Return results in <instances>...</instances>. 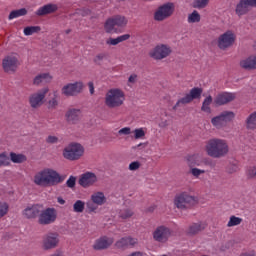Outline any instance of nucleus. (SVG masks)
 <instances>
[{
	"label": "nucleus",
	"instance_id": "obj_1",
	"mask_svg": "<svg viewBox=\"0 0 256 256\" xmlns=\"http://www.w3.org/2000/svg\"><path fill=\"white\" fill-rule=\"evenodd\" d=\"M66 176H61L57 171L47 168L39 171L34 176V183L39 187H55L65 181Z\"/></svg>",
	"mask_w": 256,
	"mask_h": 256
},
{
	"label": "nucleus",
	"instance_id": "obj_2",
	"mask_svg": "<svg viewBox=\"0 0 256 256\" xmlns=\"http://www.w3.org/2000/svg\"><path fill=\"white\" fill-rule=\"evenodd\" d=\"M204 151L212 159H221L229 153V144L224 139L211 138L206 142Z\"/></svg>",
	"mask_w": 256,
	"mask_h": 256
},
{
	"label": "nucleus",
	"instance_id": "obj_3",
	"mask_svg": "<svg viewBox=\"0 0 256 256\" xmlns=\"http://www.w3.org/2000/svg\"><path fill=\"white\" fill-rule=\"evenodd\" d=\"M104 103L108 109H119L125 103V92L119 88L110 89L105 95Z\"/></svg>",
	"mask_w": 256,
	"mask_h": 256
},
{
	"label": "nucleus",
	"instance_id": "obj_4",
	"mask_svg": "<svg viewBox=\"0 0 256 256\" xmlns=\"http://www.w3.org/2000/svg\"><path fill=\"white\" fill-rule=\"evenodd\" d=\"M62 155L68 161H79L85 155V148L79 143H70L64 148Z\"/></svg>",
	"mask_w": 256,
	"mask_h": 256
},
{
	"label": "nucleus",
	"instance_id": "obj_5",
	"mask_svg": "<svg viewBox=\"0 0 256 256\" xmlns=\"http://www.w3.org/2000/svg\"><path fill=\"white\" fill-rule=\"evenodd\" d=\"M201 95H203V88L194 87L190 90V93L186 94L184 97L180 98L176 104L173 106V111H177L181 105H188L194 99H201Z\"/></svg>",
	"mask_w": 256,
	"mask_h": 256
},
{
	"label": "nucleus",
	"instance_id": "obj_6",
	"mask_svg": "<svg viewBox=\"0 0 256 256\" xmlns=\"http://www.w3.org/2000/svg\"><path fill=\"white\" fill-rule=\"evenodd\" d=\"M175 13V4L173 2H167L155 11L154 20L155 21H165V19H169Z\"/></svg>",
	"mask_w": 256,
	"mask_h": 256
},
{
	"label": "nucleus",
	"instance_id": "obj_7",
	"mask_svg": "<svg viewBox=\"0 0 256 256\" xmlns=\"http://www.w3.org/2000/svg\"><path fill=\"white\" fill-rule=\"evenodd\" d=\"M233 119H235V113L232 111H224L218 116L213 117L211 119V123L213 127H216V129H223V127H225L228 123H231Z\"/></svg>",
	"mask_w": 256,
	"mask_h": 256
},
{
	"label": "nucleus",
	"instance_id": "obj_8",
	"mask_svg": "<svg viewBox=\"0 0 256 256\" xmlns=\"http://www.w3.org/2000/svg\"><path fill=\"white\" fill-rule=\"evenodd\" d=\"M83 87L84 85L81 81L68 83L62 87L61 93L64 97H77V95L83 93Z\"/></svg>",
	"mask_w": 256,
	"mask_h": 256
},
{
	"label": "nucleus",
	"instance_id": "obj_9",
	"mask_svg": "<svg viewBox=\"0 0 256 256\" xmlns=\"http://www.w3.org/2000/svg\"><path fill=\"white\" fill-rule=\"evenodd\" d=\"M57 221V210L55 208L41 209L38 216V223L40 225H51Z\"/></svg>",
	"mask_w": 256,
	"mask_h": 256
},
{
	"label": "nucleus",
	"instance_id": "obj_10",
	"mask_svg": "<svg viewBox=\"0 0 256 256\" xmlns=\"http://www.w3.org/2000/svg\"><path fill=\"white\" fill-rule=\"evenodd\" d=\"M174 205L177 209H189V207L195 205V198L183 192L175 196Z\"/></svg>",
	"mask_w": 256,
	"mask_h": 256
},
{
	"label": "nucleus",
	"instance_id": "obj_11",
	"mask_svg": "<svg viewBox=\"0 0 256 256\" xmlns=\"http://www.w3.org/2000/svg\"><path fill=\"white\" fill-rule=\"evenodd\" d=\"M49 93V88H42L38 90L36 93H33L29 97L30 107L32 109H39L43 105V101H45V97Z\"/></svg>",
	"mask_w": 256,
	"mask_h": 256
},
{
	"label": "nucleus",
	"instance_id": "obj_12",
	"mask_svg": "<svg viewBox=\"0 0 256 256\" xmlns=\"http://www.w3.org/2000/svg\"><path fill=\"white\" fill-rule=\"evenodd\" d=\"M19 58L15 55H7L2 60V68L5 73H15L19 69Z\"/></svg>",
	"mask_w": 256,
	"mask_h": 256
},
{
	"label": "nucleus",
	"instance_id": "obj_13",
	"mask_svg": "<svg viewBox=\"0 0 256 256\" xmlns=\"http://www.w3.org/2000/svg\"><path fill=\"white\" fill-rule=\"evenodd\" d=\"M149 55L152 59L161 61V59H165L171 55V47L165 44L157 45L152 51H150Z\"/></svg>",
	"mask_w": 256,
	"mask_h": 256
},
{
	"label": "nucleus",
	"instance_id": "obj_14",
	"mask_svg": "<svg viewBox=\"0 0 256 256\" xmlns=\"http://www.w3.org/2000/svg\"><path fill=\"white\" fill-rule=\"evenodd\" d=\"M59 245V234L55 232H49L44 235L42 240V247L45 251L55 249Z\"/></svg>",
	"mask_w": 256,
	"mask_h": 256
},
{
	"label": "nucleus",
	"instance_id": "obj_15",
	"mask_svg": "<svg viewBox=\"0 0 256 256\" xmlns=\"http://www.w3.org/2000/svg\"><path fill=\"white\" fill-rule=\"evenodd\" d=\"M97 181H99V178H97L96 173L85 172L80 176L78 184L80 187H83V189H89V187H93Z\"/></svg>",
	"mask_w": 256,
	"mask_h": 256
},
{
	"label": "nucleus",
	"instance_id": "obj_16",
	"mask_svg": "<svg viewBox=\"0 0 256 256\" xmlns=\"http://www.w3.org/2000/svg\"><path fill=\"white\" fill-rule=\"evenodd\" d=\"M234 43L235 33H233L231 30L226 31L218 38V47L223 51H225V49H229V47L233 46Z\"/></svg>",
	"mask_w": 256,
	"mask_h": 256
},
{
	"label": "nucleus",
	"instance_id": "obj_17",
	"mask_svg": "<svg viewBox=\"0 0 256 256\" xmlns=\"http://www.w3.org/2000/svg\"><path fill=\"white\" fill-rule=\"evenodd\" d=\"M171 237V229L166 226H158L153 232V239L158 243H167Z\"/></svg>",
	"mask_w": 256,
	"mask_h": 256
},
{
	"label": "nucleus",
	"instance_id": "obj_18",
	"mask_svg": "<svg viewBox=\"0 0 256 256\" xmlns=\"http://www.w3.org/2000/svg\"><path fill=\"white\" fill-rule=\"evenodd\" d=\"M236 98L237 94L233 92H221L215 97L214 103L218 107H221L222 105H227V103H231V101H235Z\"/></svg>",
	"mask_w": 256,
	"mask_h": 256
},
{
	"label": "nucleus",
	"instance_id": "obj_19",
	"mask_svg": "<svg viewBox=\"0 0 256 256\" xmlns=\"http://www.w3.org/2000/svg\"><path fill=\"white\" fill-rule=\"evenodd\" d=\"M114 242L115 239H113V237L102 236L95 240L93 244V249L95 251H103L105 249H109V247H111Z\"/></svg>",
	"mask_w": 256,
	"mask_h": 256
},
{
	"label": "nucleus",
	"instance_id": "obj_20",
	"mask_svg": "<svg viewBox=\"0 0 256 256\" xmlns=\"http://www.w3.org/2000/svg\"><path fill=\"white\" fill-rule=\"evenodd\" d=\"M81 109L69 108L65 113L66 123L69 125H77L81 121Z\"/></svg>",
	"mask_w": 256,
	"mask_h": 256
},
{
	"label": "nucleus",
	"instance_id": "obj_21",
	"mask_svg": "<svg viewBox=\"0 0 256 256\" xmlns=\"http://www.w3.org/2000/svg\"><path fill=\"white\" fill-rule=\"evenodd\" d=\"M137 238H133L131 236L122 237L116 241L115 247L117 249H129V247H135L137 245Z\"/></svg>",
	"mask_w": 256,
	"mask_h": 256
},
{
	"label": "nucleus",
	"instance_id": "obj_22",
	"mask_svg": "<svg viewBox=\"0 0 256 256\" xmlns=\"http://www.w3.org/2000/svg\"><path fill=\"white\" fill-rule=\"evenodd\" d=\"M59 10V6L57 4L49 3L42 7H40L35 14L38 17H45V15H51V13H56Z\"/></svg>",
	"mask_w": 256,
	"mask_h": 256
},
{
	"label": "nucleus",
	"instance_id": "obj_23",
	"mask_svg": "<svg viewBox=\"0 0 256 256\" xmlns=\"http://www.w3.org/2000/svg\"><path fill=\"white\" fill-rule=\"evenodd\" d=\"M41 209H43V206L39 204L28 206L23 211V215L26 217V219H35L36 217H39Z\"/></svg>",
	"mask_w": 256,
	"mask_h": 256
},
{
	"label": "nucleus",
	"instance_id": "obj_24",
	"mask_svg": "<svg viewBox=\"0 0 256 256\" xmlns=\"http://www.w3.org/2000/svg\"><path fill=\"white\" fill-rule=\"evenodd\" d=\"M239 65L245 71H253V69H256V55L241 60Z\"/></svg>",
	"mask_w": 256,
	"mask_h": 256
},
{
	"label": "nucleus",
	"instance_id": "obj_25",
	"mask_svg": "<svg viewBox=\"0 0 256 256\" xmlns=\"http://www.w3.org/2000/svg\"><path fill=\"white\" fill-rule=\"evenodd\" d=\"M249 7H251V4L247 0H240L235 8L236 15L238 17L247 15L249 13Z\"/></svg>",
	"mask_w": 256,
	"mask_h": 256
},
{
	"label": "nucleus",
	"instance_id": "obj_26",
	"mask_svg": "<svg viewBox=\"0 0 256 256\" xmlns=\"http://www.w3.org/2000/svg\"><path fill=\"white\" fill-rule=\"evenodd\" d=\"M206 227L207 225L205 223H201V222L193 223L188 227L186 233L187 235H191V236L197 235L198 233H201V231H205Z\"/></svg>",
	"mask_w": 256,
	"mask_h": 256
},
{
	"label": "nucleus",
	"instance_id": "obj_27",
	"mask_svg": "<svg viewBox=\"0 0 256 256\" xmlns=\"http://www.w3.org/2000/svg\"><path fill=\"white\" fill-rule=\"evenodd\" d=\"M91 201H93L95 205L101 206L107 203V198L105 197V193L95 192L91 195Z\"/></svg>",
	"mask_w": 256,
	"mask_h": 256
},
{
	"label": "nucleus",
	"instance_id": "obj_28",
	"mask_svg": "<svg viewBox=\"0 0 256 256\" xmlns=\"http://www.w3.org/2000/svg\"><path fill=\"white\" fill-rule=\"evenodd\" d=\"M51 75L49 73H42L38 74L36 77L33 79V85L39 86L43 83H49L51 81Z\"/></svg>",
	"mask_w": 256,
	"mask_h": 256
},
{
	"label": "nucleus",
	"instance_id": "obj_29",
	"mask_svg": "<svg viewBox=\"0 0 256 256\" xmlns=\"http://www.w3.org/2000/svg\"><path fill=\"white\" fill-rule=\"evenodd\" d=\"M246 129L248 131H255L256 129V111L249 114V116L246 118Z\"/></svg>",
	"mask_w": 256,
	"mask_h": 256
},
{
	"label": "nucleus",
	"instance_id": "obj_30",
	"mask_svg": "<svg viewBox=\"0 0 256 256\" xmlns=\"http://www.w3.org/2000/svg\"><path fill=\"white\" fill-rule=\"evenodd\" d=\"M130 38H131V35L124 34V35L118 36L117 38H109L106 41V44L107 45H119V43H123V41H127Z\"/></svg>",
	"mask_w": 256,
	"mask_h": 256
},
{
	"label": "nucleus",
	"instance_id": "obj_31",
	"mask_svg": "<svg viewBox=\"0 0 256 256\" xmlns=\"http://www.w3.org/2000/svg\"><path fill=\"white\" fill-rule=\"evenodd\" d=\"M10 161H12V163H25V161H27V156H25V154H17L15 152H11L10 153Z\"/></svg>",
	"mask_w": 256,
	"mask_h": 256
},
{
	"label": "nucleus",
	"instance_id": "obj_32",
	"mask_svg": "<svg viewBox=\"0 0 256 256\" xmlns=\"http://www.w3.org/2000/svg\"><path fill=\"white\" fill-rule=\"evenodd\" d=\"M211 103H213V97L209 95L204 99L201 111H204V113H211Z\"/></svg>",
	"mask_w": 256,
	"mask_h": 256
},
{
	"label": "nucleus",
	"instance_id": "obj_33",
	"mask_svg": "<svg viewBox=\"0 0 256 256\" xmlns=\"http://www.w3.org/2000/svg\"><path fill=\"white\" fill-rule=\"evenodd\" d=\"M24 15H27V9L25 8L13 10L10 12L8 19L11 21L12 19H17V17H23Z\"/></svg>",
	"mask_w": 256,
	"mask_h": 256
},
{
	"label": "nucleus",
	"instance_id": "obj_34",
	"mask_svg": "<svg viewBox=\"0 0 256 256\" xmlns=\"http://www.w3.org/2000/svg\"><path fill=\"white\" fill-rule=\"evenodd\" d=\"M9 165H11V159L7 152L0 153V167H9Z\"/></svg>",
	"mask_w": 256,
	"mask_h": 256
},
{
	"label": "nucleus",
	"instance_id": "obj_35",
	"mask_svg": "<svg viewBox=\"0 0 256 256\" xmlns=\"http://www.w3.org/2000/svg\"><path fill=\"white\" fill-rule=\"evenodd\" d=\"M188 23H199L201 21V14L197 10H194L188 15Z\"/></svg>",
	"mask_w": 256,
	"mask_h": 256
},
{
	"label": "nucleus",
	"instance_id": "obj_36",
	"mask_svg": "<svg viewBox=\"0 0 256 256\" xmlns=\"http://www.w3.org/2000/svg\"><path fill=\"white\" fill-rule=\"evenodd\" d=\"M73 211L74 213H83V211H85V202L82 200H77L73 204Z\"/></svg>",
	"mask_w": 256,
	"mask_h": 256
},
{
	"label": "nucleus",
	"instance_id": "obj_37",
	"mask_svg": "<svg viewBox=\"0 0 256 256\" xmlns=\"http://www.w3.org/2000/svg\"><path fill=\"white\" fill-rule=\"evenodd\" d=\"M115 27L117 26L113 18L108 19L104 25L106 33H113V31H115Z\"/></svg>",
	"mask_w": 256,
	"mask_h": 256
},
{
	"label": "nucleus",
	"instance_id": "obj_38",
	"mask_svg": "<svg viewBox=\"0 0 256 256\" xmlns=\"http://www.w3.org/2000/svg\"><path fill=\"white\" fill-rule=\"evenodd\" d=\"M112 19L116 27H125L127 25V18H125V16H116Z\"/></svg>",
	"mask_w": 256,
	"mask_h": 256
},
{
	"label": "nucleus",
	"instance_id": "obj_39",
	"mask_svg": "<svg viewBox=\"0 0 256 256\" xmlns=\"http://www.w3.org/2000/svg\"><path fill=\"white\" fill-rule=\"evenodd\" d=\"M41 31V27L39 26H28L24 28V35L29 37L30 35H33L34 33H39Z\"/></svg>",
	"mask_w": 256,
	"mask_h": 256
},
{
	"label": "nucleus",
	"instance_id": "obj_40",
	"mask_svg": "<svg viewBox=\"0 0 256 256\" xmlns=\"http://www.w3.org/2000/svg\"><path fill=\"white\" fill-rule=\"evenodd\" d=\"M239 171V165L237 162H230L226 167V173L229 175H233V173H237Z\"/></svg>",
	"mask_w": 256,
	"mask_h": 256
},
{
	"label": "nucleus",
	"instance_id": "obj_41",
	"mask_svg": "<svg viewBox=\"0 0 256 256\" xmlns=\"http://www.w3.org/2000/svg\"><path fill=\"white\" fill-rule=\"evenodd\" d=\"M240 223H243V218L231 216L227 223V227H237V225H239Z\"/></svg>",
	"mask_w": 256,
	"mask_h": 256
},
{
	"label": "nucleus",
	"instance_id": "obj_42",
	"mask_svg": "<svg viewBox=\"0 0 256 256\" xmlns=\"http://www.w3.org/2000/svg\"><path fill=\"white\" fill-rule=\"evenodd\" d=\"M209 5V0H194V9H205Z\"/></svg>",
	"mask_w": 256,
	"mask_h": 256
},
{
	"label": "nucleus",
	"instance_id": "obj_43",
	"mask_svg": "<svg viewBox=\"0 0 256 256\" xmlns=\"http://www.w3.org/2000/svg\"><path fill=\"white\" fill-rule=\"evenodd\" d=\"M133 215H135V212H133L131 209H124L119 213L120 219H131Z\"/></svg>",
	"mask_w": 256,
	"mask_h": 256
},
{
	"label": "nucleus",
	"instance_id": "obj_44",
	"mask_svg": "<svg viewBox=\"0 0 256 256\" xmlns=\"http://www.w3.org/2000/svg\"><path fill=\"white\" fill-rule=\"evenodd\" d=\"M9 213V204L0 202V219Z\"/></svg>",
	"mask_w": 256,
	"mask_h": 256
},
{
	"label": "nucleus",
	"instance_id": "obj_45",
	"mask_svg": "<svg viewBox=\"0 0 256 256\" xmlns=\"http://www.w3.org/2000/svg\"><path fill=\"white\" fill-rule=\"evenodd\" d=\"M189 173H190V175H192L196 179H199V176L203 175L205 173V170H201L199 168H191Z\"/></svg>",
	"mask_w": 256,
	"mask_h": 256
},
{
	"label": "nucleus",
	"instance_id": "obj_46",
	"mask_svg": "<svg viewBox=\"0 0 256 256\" xmlns=\"http://www.w3.org/2000/svg\"><path fill=\"white\" fill-rule=\"evenodd\" d=\"M97 207H99V205L95 204L93 201L86 203V209H88V213H95V211H97Z\"/></svg>",
	"mask_w": 256,
	"mask_h": 256
},
{
	"label": "nucleus",
	"instance_id": "obj_47",
	"mask_svg": "<svg viewBox=\"0 0 256 256\" xmlns=\"http://www.w3.org/2000/svg\"><path fill=\"white\" fill-rule=\"evenodd\" d=\"M145 137V130L143 128H137L134 130V139H142Z\"/></svg>",
	"mask_w": 256,
	"mask_h": 256
},
{
	"label": "nucleus",
	"instance_id": "obj_48",
	"mask_svg": "<svg viewBox=\"0 0 256 256\" xmlns=\"http://www.w3.org/2000/svg\"><path fill=\"white\" fill-rule=\"evenodd\" d=\"M76 183H77V178L75 176H70L69 179L66 181V185L67 187H69V189H73Z\"/></svg>",
	"mask_w": 256,
	"mask_h": 256
},
{
	"label": "nucleus",
	"instance_id": "obj_49",
	"mask_svg": "<svg viewBox=\"0 0 256 256\" xmlns=\"http://www.w3.org/2000/svg\"><path fill=\"white\" fill-rule=\"evenodd\" d=\"M58 105L59 101H57V98H52L48 101V109H57Z\"/></svg>",
	"mask_w": 256,
	"mask_h": 256
},
{
	"label": "nucleus",
	"instance_id": "obj_50",
	"mask_svg": "<svg viewBox=\"0 0 256 256\" xmlns=\"http://www.w3.org/2000/svg\"><path fill=\"white\" fill-rule=\"evenodd\" d=\"M46 143L50 145H55V143H59V138L57 136H48L46 138Z\"/></svg>",
	"mask_w": 256,
	"mask_h": 256
},
{
	"label": "nucleus",
	"instance_id": "obj_51",
	"mask_svg": "<svg viewBox=\"0 0 256 256\" xmlns=\"http://www.w3.org/2000/svg\"><path fill=\"white\" fill-rule=\"evenodd\" d=\"M103 59H105V54L101 53L96 55V57L94 58V63L96 65H101V63H103Z\"/></svg>",
	"mask_w": 256,
	"mask_h": 256
},
{
	"label": "nucleus",
	"instance_id": "obj_52",
	"mask_svg": "<svg viewBox=\"0 0 256 256\" xmlns=\"http://www.w3.org/2000/svg\"><path fill=\"white\" fill-rule=\"evenodd\" d=\"M139 167H141V163H139V161H134L129 164L130 171H137V169H139Z\"/></svg>",
	"mask_w": 256,
	"mask_h": 256
},
{
	"label": "nucleus",
	"instance_id": "obj_53",
	"mask_svg": "<svg viewBox=\"0 0 256 256\" xmlns=\"http://www.w3.org/2000/svg\"><path fill=\"white\" fill-rule=\"evenodd\" d=\"M247 177L248 179H256V168H250L247 171Z\"/></svg>",
	"mask_w": 256,
	"mask_h": 256
},
{
	"label": "nucleus",
	"instance_id": "obj_54",
	"mask_svg": "<svg viewBox=\"0 0 256 256\" xmlns=\"http://www.w3.org/2000/svg\"><path fill=\"white\" fill-rule=\"evenodd\" d=\"M119 135H131V128L130 127H124L118 131Z\"/></svg>",
	"mask_w": 256,
	"mask_h": 256
},
{
	"label": "nucleus",
	"instance_id": "obj_55",
	"mask_svg": "<svg viewBox=\"0 0 256 256\" xmlns=\"http://www.w3.org/2000/svg\"><path fill=\"white\" fill-rule=\"evenodd\" d=\"M88 87H89L90 95H94L95 94V84H93V82H88Z\"/></svg>",
	"mask_w": 256,
	"mask_h": 256
},
{
	"label": "nucleus",
	"instance_id": "obj_56",
	"mask_svg": "<svg viewBox=\"0 0 256 256\" xmlns=\"http://www.w3.org/2000/svg\"><path fill=\"white\" fill-rule=\"evenodd\" d=\"M129 83H135V81H137V74H132L130 75V77L128 78Z\"/></svg>",
	"mask_w": 256,
	"mask_h": 256
},
{
	"label": "nucleus",
	"instance_id": "obj_57",
	"mask_svg": "<svg viewBox=\"0 0 256 256\" xmlns=\"http://www.w3.org/2000/svg\"><path fill=\"white\" fill-rule=\"evenodd\" d=\"M57 202H58L60 205H65V199H63L62 197H58V198H57Z\"/></svg>",
	"mask_w": 256,
	"mask_h": 256
},
{
	"label": "nucleus",
	"instance_id": "obj_58",
	"mask_svg": "<svg viewBox=\"0 0 256 256\" xmlns=\"http://www.w3.org/2000/svg\"><path fill=\"white\" fill-rule=\"evenodd\" d=\"M247 1L251 4V7L256 8V0H247Z\"/></svg>",
	"mask_w": 256,
	"mask_h": 256
},
{
	"label": "nucleus",
	"instance_id": "obj_59",
	"mask_svg": "<svg viewBox=\"0 0 256 256\" xmlns=\"http://www.w3.org/2000/svg\"><path fill=\"white\" fill-rule=\"evenodd\" d=\"M139 147H143V149H145V147H147V144L145 143H140L136 146V149L139 148Z\"/></svg>",
	"mask_w": 256,
	"mask_h": 256
},
{
	"label": "nucleus",
	"instance_id": "obj_60",
	"mask_svg": "<svg viewBox=\"0 0 256 256\" xmlns=\"http://www.w3.org/2000/svg\"><path fill=\"white\" fill-rule=\"evenodd\" d=\"M240 256H255L254 253H242Z\"/></svg>",
	"mask_w": 256,
	"mask_h": 256
},
{
	"label": "nucleus",
	"instance_id": "obj_61",
	"mask_svg": "<svg viewBox=\"0 0 256 256\" xmlns=\"http://www.w3.org/2000/svg\"><path fill=\"white\" fill-rule=\"evenodd\" d=\"M148 211H149V212L155 211V207H150V208L148 209Z\"/></svg>",
	"mask_w": 256,
	"mask_h": 256
},
{
	"label": "nucleus",
	"instance_id": "obj_62",
	"mask_svg": "<svg viewBox=\"0 0 256 256\" xmlns=\"http://www.w3.org/2000/svg\"><path fill=\"white\" fill-rule=\"evenodd\" d=\"M66 35H69L71 33V29H68L65 31Z\"/></svg>",
	"mask_w": 256,
	"mask_h": 256
}]
</instances>
